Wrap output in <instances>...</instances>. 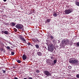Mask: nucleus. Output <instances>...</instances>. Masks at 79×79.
<instances>
[{
  "instance_id": "72a5a7b5",
  "label": "nucleus",
  "mask_w": 79,
  "mask_h": 79,
  "mask_svg": "<svg viewBox=\"0 0 79 79\" xmlns=\"http://www.w3.org/2000/svg\"><path fill=\"white\" fill-rule=\"evenodd\" d=\"M72 68L71 66H69V68L70 69H71Z\"/></svg>"
},
{
  "instance_id": "dca6fc26",
  "label": "nucleus",
  "mask_w": 79,
  "mask_h": 79,
  "mask_svg": "<svg viewBox=\"0 0 79 79\" xmlns=\"http://www.w3.org/2000/svg\"><path fill=\"white\" fill-rule=\"evenodd\" d=\"M35 47H36V48L38 49L39 48V46L38 44H36L35 45Z\"/></svg>"
},
{
  "instance_id": "a19ab883",
  "label": "nucleus",
  "mask_w": 79,
  "mask_h": 79,
  "mask_svg": "<svg viewBox=\"0 0 79 79\" xmlns=\"http://www.w3.org/2000/svg\"><path fill=\"white\" fill-rule=\"evenodd\" d=\"M50 60L52 62H53V61L52 60Z\"/></svg>"
},
{
  "instance_id": "473e14b6",
  "label": "nucleus",
  "mask_w": 79,
  "mask_h": 79,
  "mask_svg": "<svg viewBox=\"0 0 79 79\" xmlns=\"http://www.w3.org/2000/svg\"><path fill=\"white\" fill-rule=\"evenodd\" d=\"M51 58L52 60H53V59L54 58L53 56H51Z\"/></svg>"
},
{
  "instance_id": "f8f14e48",
  "label": "nucleus",
  "mask_w": 79,
  "mask_h": 79,
  "mask_svg": "<svg viewBox=\"0 0 79 79\" xmlns=\"http://www.w3.org/2000/svg\"><path fill=\"white\" fill-rule=\"evenodd\" d=\"M25 43L27 44L28 45H31V46H33V45L31 43L29 42V43Z\"/></svg>"
},
{
  "instance_id": "f3484780",
  "label": "nucleus",
  "mask_w": 79,
  "mask_h": 79,
  "mask_svg": "<svg viewBox=\"0 0 79 79\" xmlns=\"http://www.w3.org/2000/svg\"><path fill=\"white\" fill-rule=\"evenodd\" d=\"M53 15L54 17H56L57 16V14L56 13H54L53 14Z\"/></svg>"
},
{
  "instance_id": "9d476101",
  "label": "nucleus",
  "mask_w": 79,
  "mask_h": 79,
  "mask_svg": "<svg viewBox=\"0 0 79 79\" xmlns=\"http://www.w3.org/2000/svg\"><path fill=\"white\" fill-rule=\"evenodd\" d=\"M37 54L39 56H41L42 55V53H41V52H37Z\"/></svg>"
},
{
  "instance_id": "f704fd0d",
  "label": "nucleus",
  "mask_w": 79,
  "mask_h": 79,
  "mask_svg": "<svg viewBox=\"0 0 79 79\" xmlns=\"http://www.w3.org/2000/svg\"><path fill=\"white\" fill-rule=\"evenodd\" d=\"M0 50H1V52H2V51H3V49H2V48L1 49H0Z\"/></svg>"
},
{
  "instance_id": "f257e3e1",
  "label": "nucleus",
  "mask_w": 79,
  "mask_h": 79,
  "mask_svg": "<svg viewBox=\"0 0 79 79\" xmlns=\"http://www.w3.org/2000/svg\"><path fill=\"white\" fill-rule=\"evenodd\" d=\"M69 62L71 64H74L76 66H78L79 65V61L77 60L74 58H71L69 59Z\"/></svg>"
},
{
  "instance_id": "58836bf2",
  "label": "nucleus",
  "mask_w": 79,
  "mask_h": 79,
  "mask_svg": "<svg viewBox=\"0 0 79 79\" xmlns=\"http://www.w3.org/2000/svg\"><path fill=\"white\" fill-rule=\"evenodd\" d=\"M3 1H4V2H6V0H3Z\"/></svg>"
},
{
  "instance_id": "c03bdc74",
  "label": "nucleus",
  "mask_w": 79,
  "mask_h": 79,
  "mask_svg": "<svg viewBox=\"0 0 79 79\" xmlns=\"http://www.w3.org/2000/svg\"><path fill=\"white\" fill-rule=\"evenodd\" d=\"M54 13H55V12H54Z\"/></svg>"
},
{
  "instance_id": "2f4dec72",
  "label": "nucleus",
  "mask_w": 79,
  "mask_h": 79,
  "mask_svg": "<svg viewBox=\"0 0 79 79\" xmlns=\"http://www.w3.org/2000/svg\"><path fill=\"white\" fill-rule=\"evenodd\" d=\"M24 10L22 8H21V12H23V10Z\"/></svg>"
},
{
  "instance_id": "ddd939ff",
  "label": "nucleus",
  "mask_w": 79,
  "mask_h": 79,
  "mask_svg": "<svg viewBox=\"0 0 79 79\" xmlns=\"http://www.w3.org/2000/svg\"><path fill=\"white\" fill-rule=\"evenodd\" d=\"M51 20V19H47V20H46V23H49L50 22Z\"/></svg>"
},
{
  "instance_id": "37998d69",
  "label": "nucleus",
  "mask_w": 79,
  "mask_h": 79,
  "mask_svg": "<svg viewBox=\"0 0 79 79\" xmlns=\"http://www.w3.org/2000/svg\"><path fill=\"white\" fill-rule=\"evenodd\" d=\"M12 60H14V59H12Z\"/></svg>"
},
{
  "instance_id": "6e6552de",
  "label": "nucleus",
  "mask_w": 79,
  "mask_h": 79,
  "mask_svg": "<svg viewBox=\"0 0 79 79\" xmlns=\"http://www.w3.org/2000/svg\"><path fill=\"white\" fill-rule=\"evenodd\" d=\"M23 60H25L27 59V57L25 54H23V56L22 57Z\"/></svg>"
},
{
  "instance_id": "e433bc0d",
  "label": "nucleus",
  "mask_w": 79,
  "mask_h": 79,
  "mask_svg": "<svg viewBox=\"0 0 79 79\" xmlns=\"http://www.w3.org/2000/svg\"><path fill=\"white\" fill-rule=\"evenodd\" d=\"M14 79H18L17 77H14Z\"/></svg>"
},
{
  "instance_id": "c756f323",
  "label": "nucleus",
  "mask_w": 79,
  "mask_h": 79,
  "mask_svg": "<svg viewBox=\"0 0 79 79\" xmlns=\"http://www.w3.org/2000/svg\"><path fill=\"white\" fill-rule=\"evenodd\" d=\"M11 54L12 55H14L15 54V52H11Z\"/></svg>"
},
{
  "instance_id": "aec40b11",
  "label": "nucleus",
  "mask_w": 79,
  "mask_h": 79,
  "mask_svg": "<svg viewBox=\"0 0 79 79\" xmlns=\"http://www.w3.org/2000/svg\"><path fill=\"white\" fill-rule=\"evenodd\" d=\"M20 39H21V40L23 39V38H23V36H22L21 35H20L19 37Z\"/></svg>"
},
{
  "instance_id": "f03ea898",
  "label": "nucleus",
  "mask_w": 79,
  "mask_h": 79,
  "mask_svg": "<svg viewBox=\"0 0 79 79\" xmlns=\"http://www.w3.org/2000/svg\"><path fill=\"white\" fill-rule=\"evenodd\" d=\"M54 47L53 44H51L48 46V50L51 52H53L54 50Z\"/></svg>"
},
{
  "instance_id": "4468645a",
  "label": "nucleus",
  "mask_w": 79,
  "mask_h": 79,
  "mask_svg": "<svg viewBox=\"0 0 79 79\" xmlns=\"http://www.w3.org/2000/svg\"><path fill=\"white\" fill-rule=\"evenodd\" d=\"M56 62H57V60H53V63H52V64L53 65H54V64H56Z\"/></svg>"
},
{
  "instance_id": "bb28decb",
  "label": "nucleus",
  "mask_w": 79,
  "mask_h": 79,
  "mask_svg": "<svg viewBox=\"0 0 79 79\" xmlns=\"http://www.w3.org/2000/svg\"><path fill=\"white\" fill-rule=\"evenodd\" d=\"M76 77L77 78H79V74H77Z\"/></svg>"
},
{
  "instance_id": "9b49d317",
  "label": "nucleus",
  "mask_w": 79,
  "mask_h": 79,
  "mask_svg": "<svg viewBox=\"0 0 79 79\" xmlns=\"http://www.w3.org/2000/svg\"><path fill=\"white\" fill-rule=\"evenodd\" d=\"M10 26H15L16 25V24L14 22H12V23H10Z\"/></svg>"
},
{
  "instance_id": "393cba45",
  "label": "nucleus",
  "mask_w": 79,
  "mask_h": 79,
  "mask_svg": "<svg viewBox=\"0 0 79 79\" xmlns=\"http://www.w3.org/2000/svg\"><path fill=\"white\" fill-rule=\"evenodd\" d=\"M50 38H51L52 39H53V38H54V37L52 36H49Z\"/></svg>"
},
{
  "instance_id": "cd10ccee",
  "label": "nucleus",
  "mask_w": 79,
  "mask_h": 79,
  "mask_svg": "<svg viewBox=\"0 0 79 79\" xmlns=\"http://www.w3.org/2000/svg\"><path fill=\"white\" fill-rule=\"evenodd\" d=\"M14 30L15 31V32H17V30L16 28H14Z\"/></svg>"
},
{
  "instance_id": "79ce46f5",
  "label": "nucleus",
  "mask_w": 79,
  "mask_h": 79,
  "mask_svg": "<svg viewBox=\"0 0 79 79\" xmlns=\"http://www.w3.org/2000/svg\"><path fill=\"white\" fill-rule=\"evenodd\" d=\"M47 39H48V38H47Z\"/></svg>"
},
{
  "instance_id": "ea45409f",
  "label": "nucleus",
  "mask_w": 79,
  "mask_h": 79,
  "mask_svg": "<svg viewBox=\"0 0 79 79\" xmlns=\"http://www.w3.org/2000/svg\"><path fill=\"white\" fill-rule=\"evenodd\" d=\"M24 79H27L26 78H24Z\"/></svg>"
},
{
  "instance_id": "2eb2a0df",
  "label": "nucleus",
  "mask_w": 79,
  "mask_h": 79,
  "mask_svg": "<svg viewBox=\"0 0 79 79\" xmlns=\"http://www.w3.org/2000/svg\"><path fill=\"white\" fill-rule=\"evenodd\" d=\"M35 12V10L34 9L31 10L30 11V14H32V13H34Z\"/></svg>"
},
{
  "instance_id": "423d86ee",
  "label": "nucleus",
  "mask_w": 79,
  "mask_h": 79,
  "mask_svg": "<svg viewBox=\"0 0 79 79\" xmlns=\"http://www.w3.org/2000/svg\"><path fill=\"white\" fill-rule=\"evenodd\" d=\"M2 33H4L6 35H8L9 34V32H8V31L4 30V31H1Z\"/></svg>"
},
{
  "instance_id": "4be33fe9",
  "label": "nucleus",
  "mask_w": 79,
  "mask_h": 79,
  "mask_svg": "<svg viewBox=\"0 0 79 79\" xmlns=\"http://www.w3.org/2000/svg\"><path fill=\"white\" fill-rule=\"evenodd\" d=\"M76 5L77 6H79V2H77L76 3Z\"/></svg>"
},
{
  "instance_id": "a211bd4d",
  "label": "nucleus",
  "mask_w": 79,
  "mask_h": 79,
  "mask_svg": "<svg viewBox=\"0 0 79 79\" xmlns=\"http://www.w3.org/2000/svg\"><path fill=\"white\" fill-rule=\"evenodd\" d=\"M66 42V40H62V44L64 45V44Z\"/></svg>"
},
{
  "instance_id": "7ed1b4c3",
  "label": "nucleus",
  "mask_w": 79,
  "mask_h": 79,
  "mask_svg": "<svg viewBox=\"0 0 79 79\" xmlns=\"http://www.w3.org/2000/svg\"><path fill=\"white\" fill-rule=\"evenodd\" d=\"M73 9L71 8L69 9V10H65L64 12L65 13L66 15H68L69 14L73 12Z\"/></svg>"
},
{
  "instance_id": "c9c22d12",
  "label": "nucleus",
  "mask_w": 79,
  "mask_h": 79,
  "mask_svg": "<svg viewBox=\"0 0 79 79\" xmlns=\"http://www.w3.org/2000/svg\"><path fill=\"white\" fill-rule=\"evenodd\" d=\"M28 79H33L31 77H29Z\"/></svg>"
},
{
  "instance_id": "5701e85b",
  "label": "nucleus",
  "mask_w": 79,
  "mask_h": 79,
  "mask_svg": "<svg viewBox=\"0 0 79 79\" xmlns=\"http://www.w3.org/2000/svg\"><path fill=\"white\" fill-rule=\"evenodd\" d=\"M16 61H17V62L18 63H21V61L20 60H16Z\"/></svg>"
},
{
  "instance_id": "b1692460",
  "label": "nucleus",
  "mask_w": 79,
  "mask_h": 79,
  "mask_svg": "<svg viewBox=\"0 0 79 79\" xmlns=\"http://www.w3.org/2000/svg\"><path fill=\"white\" fill-rule=\"evenodd\" d=\"M35 38H32V40L33 41H34V42H35Z\"/></svg>"
},
{
  "instance_id": "6ab92c4d",
  "label": "nucleus",
  "mask_w": 79,
  "mask_h": 79,
  "mask_svg": "<svg viewBox=\"0 0 79 79\" xmlns=\"http://www.w3.org/2000/svg\"><path fill=\"white\" fill-rule=\"evenodd\" d=\"M2 72L3 73H6V70H4V69H2Z\"/></svg>"
},
{
  "instance_id": "a878e982",
  "label": "nucleus",
  "mask_w": 79,
  "mask_h": 79,
  "mask_svg": "<svg viewBox=\"0 0 79 79\" xmlns=\"http://www.w3.org/2000/svg\"><path fill=\"white\" fill-rule=\"evenodd\" d=\"M36 72L37 73H39L40 72V71H39V70H36Z\"/></svg>"
},
{
  "instance_id": "39448f33",
  "label": "nucleus",
  "mask_w": 79,
  "mask_h": 79,
  "mask_svg": "<svg viewBox=\"0 0 79 79\" xmlns=\"http://www.w3.org/2000/svg\"><path fill=\"white\" fill-rule=\"evenodd\" d=\"M15 27L17 29L20 30L22 29L24 27L23 25L21 24H17L15 26Z\"/></svg>"
},
{
  "instance_id": "4c0bfd02",
  "label": "nucleus",
  "mask_w": 79,
  "mask_h": 79,
  "mask_svg": "<svg viewBox=\"0 0 79 79\" xmlns=\"http://www.w3.org/2000/svg\"><path fill=\"white\" fill-rule=\"evenodd\" d=\"M46 42H48V41H49V40H46Z\"/></svg>"
},
{
  "instance_id": "20e7f679",
  "label": "nucleus",
  "mask_w": 79,
  "mask_h": 79,
  "mask_svg": "<svg viewBox=\"0 0 79 79\" xmlns=\"http://www.w3.org/2000/svg\"><path fill=\"white\" fill-rule=\"evenodd\" d=\"M44 76L46 77H50L52 76V75L50 73H49L47 71H44Z\"/></svg>"
},
{
  "instance_id": "7c9ffc66",
  "label": "nucleus",
  "mask_w": 79,
  "mask_h": 79,
  "mask_svg": "<svg viewBox=\"0 0 79 79\" xmlns=\"http://www.w3.org/2000/svg\"><path fill=\"white\" fill-rule=\"evenodd\" d=\"M77 45L78 47H79V42L77 43Z\"/></svg>"
},
{
  "instance_id": "0eeeda50",
  "label": "nucleus",
  "mask_w": 79,
  "mask_h": 79,
  "mask_svg": "<svg viewBox=\"0 0 79 79\" xmlns=\"http://www.w3.org/2000/svg\"><path fill=\"white\" fill-rule=\"evenodd\" d=\"M34 38H35V39H36V40H35V42L38 43H40L41 42V40H38L37 38H36L35 37H34Z\"/></svg>"
},
{
  "instance_id": "412c9836",
  "label": "nucleus",
  "mask_w": 79,
  "mask_h": 79,
  "mask_svg": "<svg viewBox=\"0 0 79 79\" xmlns=\"http://www.w3.org/2000/svg\"><path fill=\"white\" fill-rule=\"evenodd\" d=\"M21 40L24 42H26V40H25L24 38L21 39Z\"/></svg>"
},
{
  "instance_id": "c85d7f7f",
  "label": "nucleus",
  "mask_w": 79,
  "mask_h": 79,
  "mask_svg": "<svg viewBox=\"0 0 79 79\" xmlns=\"http://www.w3.org/2000/svg\"><path fill=\"white\" fill-rule=\"evenodd\" d=\"M6 48L8 49V50H10V47L9 46H7L6 47Z\"/></svg>"
},
{
  "instance_id": "1a4fd4ad",
  "label": "nucleus",
  "mask_w": 79,
  "mask_h": 79,
  "mask_svg": "<svg viewBox=\"0 0 79 79\" xmlns=\"http://www.w3.org/2000/svg\"><path fill=\"white\" fill-rule=\"evenodd\" d=\"M69 44V40L67 39L65 40V45H67L68 44Z\"/></svg>"
}]
</instances>
